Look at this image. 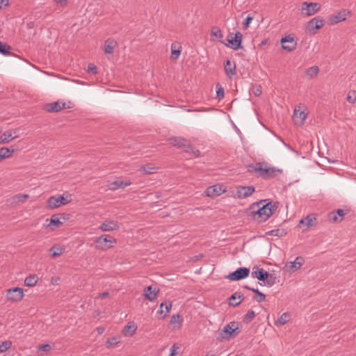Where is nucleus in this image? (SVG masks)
<instances>
[{"mask_svg": "<svg viewBox=\"0 0 356 356\" xmlns=\"http://www.w3.org/2000/svg\"><path fill=\"white\" fill-rule=\"evenodd\" d=\"M267 200L254 203L250 208V216L257 222L267 220L277 209V202H266Z\"/></svg>", "mask_w": 356, "mask_h": 356, "instance_id": "obj_1", "label": "nucleus"}, {"mask_svg": "<svg viewBox=\"0 0 356 356\" xmlns=\"http://www.w3.org/2000/svg\"><path fill=\"white\" fill-rule=\"evenodd\" d=\"M248 172L264 179L275 178L280 175L283 170L275 166L268 165L266 162H258L247 166Z\"/></svg>", "mask_w": 356, "mask_h": 356, "instance_id": "obj_2", "label": "nucleus"}, {"mask_svg": "<svg viewBox=\"0 0 356 356\" xmlns=\"http://www.w3.org/2000/svg\"><path fill=\"white\" fill-rule=\"evenodd\" d=\"M170 143L175 146L177 147H183L184 151L188 153H191L194 155L195 157L200 156V151L198 149H195L192 146H191L188 141L181 137H174L169 139Z\"/></svg>", "mask_w": 356, "mask_h": 356, "instance_id": "obj_3", "label": "nucleus"}, {"mask_svg": "<svg viewBox=\"0 0 356 356\" xmlns=\"http://www.w3.org/2000/svg\"><path fill=\"white\" fill-rule=\"evenodd\" d=\"M240 332L241 330L238 327V323L232 321L224 326L220 332V336L224 339L229 340L236 337Z\"/></svg>", "mask_w": 356, "mask_h": 356, "instance_id": "obj_4", "label": "nucleus"}, {"mask_svg": "<svg viewBox=\"0 0 356 356\" xmlns=\"http://www.w3.org/2000/svg\"><path fill=\"white\" fill-rule=\"evenodd\" d=\"M96 249L107 250L117 243V240L110 235H102L95 240Z\"/></svg>", "mask_w": 356, "mask_h": 356, "instance_id": "obj_5", "label": "nucleus"}, {"mask_svg": "<svg viewBox=\"0 0 356 356\" xmlns=\"http://www.w3.org/2000/svg\"><path fill=\"white\" fill-rule=\"evenodd\" d=\"M321 9V5L318 3H307L306 1L302 3V15L309 17L316 14Z\"/></svg>", "mask_w": 356, "mask_h": 356, "instance_id": "obj_6", "label": "nucleus"}, {"mask_svg": "<svg viewBox=\"0 0 356 356\" xmlns=\"http://www.w3.org/2000/svg\"><path fill=\"white\" fill-rule=\"evenodd\" d=\"M24 297V291L22 288L15 287L7 290L6 298L12 302H19Z\"/></svg>", "mask_w": 356, "mask_h": 356, "instance_id": "obj_7", "label": "nucleus"}, {"mask_svg": "<svg viewBox=\"0 0 356 356\" xmlns=\"http://www.w3.org/2000/svg\"><path fill=\"white\" fill-rule=\"evenodd\" d=\"M242 38L243 35L240 32H236L234 37L232 36V34H229L227 39V43H225V44L227 47H230L234 50H238L242 48Z\"/></svg>", "mask_w": 356, "mask_h": 356, "instance_id": "obj_8", "label": "nucleus"}, {"mask_svg": "<svg viewBox=\"0 0 356 356\" xmlns=\"http://www.w3.org/2000/svg\"><path fill=\"white\" fill-rule=\"evenodd\" d=\"M250 274V269L246 267H241L237 268L235 271L229 273L227 278L232 281H238L248 277Z\"/></svg>", "mask_w": 356, "mask_h": 356, "instance_id": "obj_9", "label": "nucleus"}, {"mask_svg": "<svg viewBox=\"0 0 356 356\" xmlns=\"http://www.w3.org/2000/svg\"><path fill=\"white\" fill-rule=\"evenodd\" d=\"M324 25V19L320 17L312 19L307 26V31L309 33L314 34L316 30L320 29Z\"/></svg>", "mask_w": 356, "mask_h": 356, "instance_id": "obj_10", "label": "nucleus"}, {"mask_svg": "<svg viewBox=\"0 0 356 356\" xmlns=\"http://www.w3.org/2000/svg\"><path fill=\"white\" fill-rule=\"evenodd\" d=\"M29 197L28 194H17L6 200L7 203L11 207L24 203Z\"/></svg>", "mask_w": 356, "mask_h": 356, "instance_id": "obj_11", "label": "nucleus"}, {"mask_svg": "<svg viewBox=\"0 0 356 356\" xmlns=\"http://www.w3.org/2000/svg\"><path fill=\"white\" fill-rule=\"evenodd\" d=\"M347 214V211L343 209H339L337 210L331 211L327 215L328 220L333 223H339L343 220L344 216Z\"/></svg>", "mask_w": 356, "mask_h": 356, "instance_id": "obj_12", "label": "nucleus"}, {"mask_svg": "<svg viewBox=\"0 0 356 356\" xmlns=\"http://www.w3.org/2000/svg\"><path fill=\"white\" fill-rule=\"evenodd\" d=\"M280 42L282 48L288 51H292L296 48L297 42L291 35L282 38Z\"/></svg>", "mask_w": 356, "mask_h": 356, "instance_id": "obj_13", "label": "nucleus"}, {"mask_svg": "<svg viewBox=\"0 0 356 356\" xmlns=\"http://www.w3.org/2000/svg\"><path fill=\"white\" fill-rule=\"evenodd\" d=\"M120 228V223L115 220L107 219L99 227L102 232H111Z\"/></svg>", "mask_w": 356, "mask_h": 356, "instance_id": "obj_14", "label": "nucleus"}, {"mask_svg": "<svg viewBox=\"0 0 356 356\" xmlns=\"http://www.w3.org/2000/svg\"><path fill=\"white\" fill-rule=\"evenodd\" d=\"M255 191L254 186H240L236 188V195L240 199L246 198L250 196Z\"/></svg>", "mask_w": 356, "mask_h": 356, "instance_id": "obj_15", "label": "nucleus"}, {"mask_svg": "<svg viewBox=\"0 0 356 356\" xmlns=\"http://www.w3.org/2000/svg\"><path fill=\"white\" fill-rule=\"evenodd\" d=\"M225 192V189L219 184H215L208 187L205 191V194L208 197H217Z\"/></svg>", "mask_w": 356, "mask_h": 356, "instance_id": "obj_16", "label": "nucleus"}, {"mask_svg": "<svg viewBox=\"0 0 356 356\" xmlns=\"http://www.w3.org/2000/svg\"><path fill=\"white\" fill-rule=\"evenodd\" d=\"M224 70L226 76L232 79L236 74V66L234 61L227 60L224 64Z\"/></svg>", "mask_w": 356, "mask_h": 356, "instance_id": "obj_17", "label": "nucleus"}, {"mask_svg": "<svg viewBox=\"0 0 356 356\" xmlns=\"http://www.w3.org/2000/svg\"><path fill=\"white\" fill-rule=\"evenodd\" d=\"M159 291L156 287L149 286L145 289L143 295L148 300L154 302L157 299Z\"/></svg>", "mask_w": 356, "mask_h": 356, "instance_id": "obj_18", "label": "nucleus"}, {"mask_svg": "<svg viewBox=\"0 0 356 356\" xmlns=\"http://www.w3.org/2000/svg\"><path fill=\"white\" fill-rule=\"evenodd\" d=\"M65 108V103L60 101L47 104L45 109L49 113H57Z\"/></svg>", "mask_w": 356, "mask_h": 356, "instance_id": "obj_19", "label": "nucleus"}, {"mask_svg": "<svg viewBox=\"0 0 356 356\" xmlns=\"http://www.w3.org/2000/svg\"><path fill=\"white\" fill-rule=\"evenodd\" d=\"M62 199H59L58 196H51L47 200V207L54 209L59 207L60 205H65L68 202H61Z\"/></svg>", "mask_w": 356, "mask_h": 356, "instance_id": "obj_20", "label": "nucleus"}, {"mask_svg": "<svg viewBox=\"0 0 356 356\" xmlns=\"http://www.w3.org/2000/svg\"><path fill=\"white\" fill-rule=\"evenodd\" d=\"M307 118V114L300 111V110L295 109L293 115V120L295 124L302 125L304 123V121Z\"/></svg>", "mask_w": 356, "mask_h": 356, "instance_id": "obj_21", "label": "nucleus"}, {"mask_svg": "<svg viewBox=\"0 0 356 356\" xmlns=\"http://www.w3.org/2000/svg\"><path fill=\"white\" fill-rule=\"evenodd\" d=\"M251 276L253 278H257L260 281L265 282V280L268 278V273L264 270L263 268H257L255 270H253L251 273Z\"/></svg>", "mask_w": 356, "mask_h": 356, "instance_id": "obj_22", "label": "nucleus"}, {"mask_svg": "<svg viewBox=\"0 0 356 356\" xmlns=\"http://www.w3.org/2000/svg\"><path fill=\"white\" fill-rule=\"evenodd\" d=\"M117 42L113 39H108L104 42V51L106 54H111L117 47Z\"/></svg>", "mask_w": 356, "mask_h": 356, "instance_id": "obj_23", "label": "nucleus"}, {"mask_svg": "<svg viewBox=\"0 0 356 356\" xmlns=\"http://www.w3.org/2000/svg\"><path fill=\"white\" fill-rule=\"evenodd\" d=\"M131 182L130 181H121V180H116L113 182H111L108 186L109 189L112 191H115L118 188H124L126 186H128L131 185Z\"/></svg>", "mask_w": 356, "mask_h": 356, "instance_id": "obj_24", "label": "nucleus"}, {"mask_svg": "<svg viewBox=\"0 0 356 356\" xmlns=\"http://www.w3.org/2000/svg\"><path fill=\"white\" fill-rule=\"evenodd\" d=\"M243 295L239 292H236L232 294L229 298V303L230 305L236 307L241 304L243 300Z\"/></svg>", "mask_w": 356, "mask_h": 356, "instance_id": "obj_25", "label": "nucleus"}, {"mask_svg": "<svg viewBox=\"0 0 356 356\" xmlns=\"http://www.w3.org/2000/svg\"><path fill=\"white\" fill-rule=\"evenodd\" d=\"M65 248L64 246L55 245L50 248L49 252L51 253V257L52 258H56L60 256L65 252Z\"/></svg>", "mask_w": 356, "mask_h": 356, "instance_id": "obj_26", "label": "nucleus"}, {"mask_svg": "<svg viewBox=\"0 0 356 356\" xmlns=\"http://www.w3.org/2000/svg\"><path fill=\"white\" fill-rule=\"evenodd\" d=\"M17 136H13L12 130H7L0 136V144H6L16 138Z\"/></svg>", "mask_w": 356, "mask_h": 356, "instance_id": "obj_27", "label": "nucleus"}, {"mask_svg": "<svg viewBox=\"0 0 356 356\" xmlns=\"http://www.w3.org/2000/svg\"><path fill=\"white\" fill-rule=\"evenodd\" d=\"M346 19V13L345 10L339 12L337 15H333L330 18L331 24H337L338 22L344 21Z\"/></svg>", "mask_w": 356, "mask_h": 356, "instance_id": "obj_28", "label": "nucleus"}, {"mask_svg": "<svg viewBox=\"0 0 356 356\" xmlns=\"http://www.w3.org/2000/svg\"><path fill=\"white\" fill-rule=\"evenodd\" d=\"M291 318V315L288 312L283 313L278 319L275 321V324L277 326H282L285 325L288 321H289Z\"/></svg>", "mask_w": 356, "mask_h": 356, "instance_id": "obj_29", "label": "nucleus"}, {"mask_svg": "<svg viewBox=\"0 0 356 356\" xmlns=\"http://www.w3.org/2000/svg\"><path fill=\"white\" fill-rule=\"evenodd\" d=\"M305 259L302 257H297L295 261L291 262V268L293 271L300 269L303 265Z\"/></svg>", "mask_w": 356, "mask_h": 356, "instance_id": "obj_30", "label": "nucleus"}, {"mask_svg": "<svg viewBox=\"0 0 356 356\" xmlns=\"http://www.w3.org/2000/svg\"><path fill=\"white\" fill-rule=\"evenodd\" d=\"M14 151V149H10L8 147L0 148V161L4 159L10 157Z\"/></svg>", "mask_w": 356, "mask_h": 356, "instance_id": "obj_31", "label": "nucleus"}, {"mask_svg": "<svg viewBox=\"0 0 356 356\" xmlns=\"http://www.w3.org/2000/svg\"><path fill=\"white\" fill-rule=\"evenodd\" d=\"M165 307V314H164L163 317H165L167 316V314L170 312V311L172 309V304L171 302L168 301V302H162L161 305H160V307H159V309L158 310L157 313L158 314H163L164 311L163 309V307Z\"/></svg>", "mask_w": 356, "mask_h": 356, "instance_id": "obj_32", "label": "nucleus"}, {"mask_svg": "<svg viewBox=\"0 0 356 356\" xmlns=\"http://www.w3.org/2000/svg\"><path fill=\"white\" fill-rule=\"evenodd\" d=\"M38 278L35 275L28 276L24 280V284L27 286H34L37 284Z\"/></svg>", "mask_w": 356, "mask_h": 356, "instance_id": "obj_33", "label": "nucleus"}, {"mask_svg": "<svg viewBox=\"0 0 356 356\" xmlns=\"http://www.w3.org/2000/svg\"><path fill=\"white\" fill-rule=\"evenodd\" d=\"M182 321H183V319L179 314H175V315L172 316V317H171L170 324L171 325L177 324V326L175 325L174 328L176 327L177 329H179L181 326Z\"/></svg>", "mask_w": 356, "mask_h": 356, "instance_id": "obj_34", "label": "nucleus"}, {"mask_svg": "<svg viewBox=\"0 0 356 356\" xmlns=\"http://www.w3.org/2000/svg\"><path fill=\"white\" fill-rule=\"evenodd\" d=\"M139 170L142 171L144 174L149 175L153 174L156 172V168L153 164L148 163L145 165L142 166Z\"/></svg>", "mask_w": 356, "mask_h": 356, "instance_id": "obj_35", "label": "nucleus"}, {"mask_svg": "<svg viewBox=\"0 0 356 356\" xmlns=\"http://www.w3.org/2000/svg\"><path fill=\"white\" fill-rule=\"evenodd\" d=\"M244 287L248 290L253 291L258 296V297L256 298V300L258 302H261L265 300L266 295L264 293H261V291H259L257 289H254V288L250 287L248 286H245Z\"/></svg>", "mask_w": 356, "mask_h": 356, "instance_id": "obj_36", "label": "nucleus"}, {"mask_svg": "<svg viewBox=\"0 0 356 356\" xmlns=\"http://www.w3.org/2000/svg\"><path fill=\"white\" fill-rule=\"evenodd\" d=\"M120 338L118 337H113L107 339L106 342V347L111 348L115 347L118 343H120Z\"/></svg>", "mask_w": 356, "mask_h": 356, "instance_id": "obj_37", "label": "nucleus"}, {"mask_svg": "<svg viewBox=\"0 0 356 356\" xmlns=\"http://www.w3.org/2000/svg\"><path fill=\"white\" fill-rule=\"evenodd\" d=\"M136 331V327L134 325H127L123 330L125 336H132Z\"/></svg>", "mask_w": 356, "mask_h": 356, "instance_id": "obj_38", "label": "nucleus"}, {"mask_svg": "<svg viewBox=\"0 0 356 356\" xmlns=\"http://www.w3.org/2000/svg\"><path fill=\"white\" fill-rule=\"evenodd\" d=\"M319 72V69L317 66H312L306 70V74L309 78L316 77Z\"/></svg>", "mask_w": 356, "mask_h": 356, "instance_id": "obj_39", "label": "nucleus"}, {"mask_svg": "<svg viewBox=\"0 0 356 356\" xmlns=\"http://www.w3.org/2000/svg\"><path fill=\"white\" fill-rule=\"evenodd\" d=\"M175 47H176L175 44H172L170 58L173 60H177V58L179 57L180 53H181L180 49H176Z\"/></svg>", "mask_w": 356, "mask_h": 356, "instance_id": "obj_40", "label": "nucleus"}, {"mask_svg": "<svg viewBox=\"0 0 356 356\" xmlns=\"http://www.w3.org/2000/svg\"><path fill=\"white\" fill-rule=\"evenodd\" d=\"M266 234L270 236L282 237L285 236L286 232L283 229H275L268 232Z\"/></svg>", "mask_w": 356, "mask_h": 356, "instance_id": "obj_41", "label": "nucleus"}, {"mask_svg": "<svg viewBox=\"0 0 356 356\" xmlns=\"http://www.w3.org/2000/svg\"><path fill=\"white\" fill-rule=\"evenodd\" d=\"M10 46L8 44H4L1 41H0V54L4 56H9L10 54Z\"/></svg>", "mask_w": 356, "mask_h": 356, "instance_id": "obj_42", "label": "nucleus"}, {"mask_svg": "<svg viewBox=\"0 0 356 356\" xmlns=\"http://www.w3.org/2000/svg\"><path fill=\"white\" fill-rule=\"evenodd\" d=\"M255 316V312L253 310H249L243 317V322L249 323L254 318Z\"/></svg>", "mask_w": 356, "mask_h": 356, "instance_id": "obj_43", "label": "nucleus"}, {"mask_svg": "<svg viewBox=\"0 0 356 356\" xmlns=\"http://www.w3.org/2000/svg\"><path fill=\"white\" fill-rule=\"evenodd\" d=\"M216 98L218 99H222L224 97V88L220 84H216Z\"/></svg>", "mask_w": 356, "mask_h": 356, "instance_id": "obj_44", "label": "nucleus"}, {"mask_svg": "<svg viewBox=\"0 0 356 356\" xmlns=\"http://www.w3.org/2000/svg\"><path fill=\"white\" fill-rule=\"evenodd\" d=\"M300 224L304 225L308 228L314 225L313 218H312L310 216H308L305 218L302 219L300 221Z\"/></svg>", "mask_w": 356, "mask_h": 356, "instance_id": "obj_45", "label": "nucleus"}, {"mask_svg": "<svg viewBox=\"0 0 356 356\" xmlns=\"http://www.w3.org/2000/svg\"><path fill=\"white\" fill-rule=\"evenodd\" d=\"M62 224H63V222L59 220V218L58 217H56V216H53L51 218L50 222H49L48 225L49 226L53 225V226H55L56 227H58Z\"/></svg>", "mask_w": 356, "mask_h": 356, "instance_id": "obj_46", "label": "nucleus"}, {"mask_svg": "<svg viewBox=\"0 0 356 356\" xmlns=\"http://www.w3.org/2000/svg\"><path fill=\"white\" fill-rule=\"evenodd\" d=\"M211 35H214L218 38H222L223 35L221 30L218 27H213L211 31Z\"/></svg>", "mask_w": 356, "mask_h": 356, "instance_id": "obj_47", "label": "nucleus"}, {"mask_svg": "<svg viewBox=\"0 0 356 356\" xmlns=\"http://www.w3.org/2000/svg\"><path fill=\"white\" fill-rule=\"evenodd\" d=\"M11 342L9 341H5L0 344V353L6 352L10 348Z\"/></svg>", "mask_w": 356, "mask_h": 356, "instance_id": "obj_48", "label": "nucleus"}, {"mask_svg": "<svg viewBox=\"0 0 356 356\" xmlns=\"http://www.w3.org/2000/svg\"><path fill=\"white\" fill-rule=\"evenodd\" d=\"M347 101L351 104H354L356 102V92L355 90H352L348 92Z\"/></svg>", "mask_w": 356, "mask_h": 356, "instance_id": "obj_49", "label": "nucleus"}, {"mask_svg": "<svg viewBox=\"0 0 356 356\" xmlns=\"http://www.w3.org/2000/svg\"><path fill=\"white\" fill-rule=\"evenodd\" d=\"M252 92L255 96H257V97L260 96L262 93L261 86L260 85L254 86L252 87Z\"/></svg>", "mask_w": 356, "mask_h": 356, "instance_id": "obj_50", "label": "nucleus"}, {"mask_svg": "<svg viewBox=\"0 0 356 356\" xmlns=\"http://www.w3.org/2000/svg\"><path fill=\"white\" fill-rule=\"evenodd\" d=\"M275 277H274L273 275L268 273V278L265 280V282H264V285H266L269 287L272 286L275 284Z\"/></svg>", "mask_w": 356, "mask_h": 356, "instance_id": "obj_51", "label": "nucleus"}, {"mask_svg": "<svg viewBox=\"0 0 356 356\" xmlns=\"http://www.w3.org/2000/svg\"><path fill=\"white\" fill-rule=\"evenodd\" d=\"M252 19H253V17H251V16H250V15H248V17L244 19L243 24V28H244L245 29H247L249 27V25H250V24L251 23V22L252 21Z\"/></svg>", "mask_w": 356, "mask_h": 356, "instance_id": "obj_52", "label": "nucleus"}, {"mask_svg": "<svg viewBox=\"0 0 356 356\" xmlns=\"http://www.w3.org/2000/svg\"><path fill=\"white\" fill-rule=\"evenodd\" d=\"M88 72L89 73H92L93 74H96L97 73V67L94 64L90 63L88 65Z\"/></svg>", "mask_w": 356, "mask_h": 356, "instance_id": "obj_53", "label": "nucleus"}, {"mask_svg": "<svg viewBox=\"0 0 356 356\" xmlns=\"http://www.w3.org/2000/svg\"><path fill=\"white\" fill-rule=\"evenodd\" d=\"M39 350H42L44 352H49L51 350V346L49 344H44L39 347Z\"/></svg>", "mask_w": 356, "mask_h": 356, "instance_id": "obj_54", "label": "nucleus"}, {"mask_svg": "<svg viewBox=\"0 0 356 356\" xmlns=\"http://www.w3.org/2000/svg\"><path fill=\"white\" fill-rule=\"evenodd\" d=\"M9 4V0H0V9L7 7Z\"/></svg>", "mask_w": 356, "mask_h": 356, "instance_id": "obj_55", "label": "nucleus"}, {"mask_svg": "<svg viewBox=\"0 0 356 356\" xmlns=\"http://www.w3.org/2000/svg\"><path fill=\"white\" fill-rule=\"evenodd\" d=\"M178 348L177 347L176 344H174L171 348H170V356H175L176 354H177V349Z\"/></svg>", "mask_w": 356, "mask_h": 356, "instance_id": "obj_56", "label": "nucleus"}, {"mask_svg": "<svg viewBox=\"0 0 356 356\" xmlns=\"http://www.w3.org/2000/svg\"><path fill=\"white\" fill-rule=\"evenodd\" d=\"M108 296H109L108 292L105 291V292H104V293H100V294L97 297V298L104 299V298H105L108 297Z\"/></svg>", "mask_w": 356, "mask_h": 356, "instance_id": "obj_57", "label": "nucleus"}, {"mask_svg": "<svg viewBox=\"0 0 356 356\" xmlns=\"http://www.w3.org/2000/svg\"><path fill=\"white\" fill-rule=\"evenodd\" d=\"M97 332L102 334L104 332V328L103 327H99L97 328Z\"/></svg>", "mask_w": 356, "mask_h": 356, "instance_id": "obj_58", "label": "nucleus"}, {"mask_svg": "<svg viewBox=\"0 0 356 356\" xmlns=\"http://www.w3.org/2000/svg\"><path fill=\"white\" fill-rule=\"evenodd\" d=\"M59 199H62L60 201L61 202H68L67 200H66V199L64 197L63 195H60L58 196Z\"/></svg>", "mask_w": 356, "mask_h": 356, "instance_id": "obj_59", "label": "nucleus"}, {"mask_svg": "<svg viewBox=\"0 0 356 356\" xmlns=\"http://www.w3.org/2000/svg\"><path fill=\"white\" fill-rule=\"evenodd\" d=\"M55 1H56L57 3H60V4H61V5H62V3H63V2H65H65L67 1V0H55Z\"/></svg>", "mask_w": 356, "mask_h": 356, "instance_id": "obj_60", "label": "nucleus"}, {"mask_svg": "<svg viewBox=\"0 0 356 356\" xmlns=\"http://www.w3.org/2000/svg\"><path fill=\"white\" fill-rule=\"evenodd\" d=\"M205 356H216V355H213V354H211V355L207 354V355H206Z\"/></svg>", "mask_w": 356, "mask_h": 356, "instance_id": "obj_61", "label": "nucleus"}]
</instances>
